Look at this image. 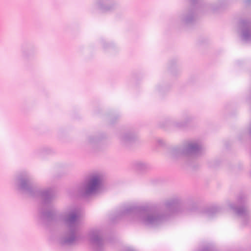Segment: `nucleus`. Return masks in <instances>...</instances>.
<instances>
[{
  "mask_svg": "<svg viewBox=\"0 0 251 251\" xmlns=\"http://www.w3.org/2000/svg\"><path fill=\"white\" fill-rule=\"evenodd\" d=\"M179 200L174 198L165 201L160 209L147 206L128 205L117 212L114 220L126 219L149 227H156L165 221L171 214L177 211Z\"/></svg>",
  "mask_w": 251,
  "mask_h": 251,
  "instance_id": "1",
  "label": "nucleus"
},
{
  "mask_svg": "<svg viewBox=\"0 0 251 251\" xmlns=\"http://www.w3.org/2000/svg\"><path fill=\"white\" fill-rule=\"evenodd\" d=\"M67 227L65 234L59 239L62 245H71L78 240V234L80 226L79 214L76 208H69L60 215Z\"/></svg>",
  "mask_w": 251,
  "mask_h": 251,
  "instance_id": "2",
  "label": "nucleus"
},
{
  "mask_svg": "<svg viewBox=\"0 0 251 251\" xmlns=\"http://www.w3.org/2000/svg\"><path fill=\"white\" fill-rule=\"evenodd\" d=\"M18 181L19 189L29 196L40 197L46 202L51 201L54 197L55 193L53 188L38 189L31 185L27 176L19 177Z\"/></svg>",
  "mask_w": 251,
  "mask_h": 251,
  "instance_id": "3",
  "label": "nucleus"
},
{
  "mask_svg": "<svg viewBox=\"0 0 251 251\" xmlns=\"http://www.w3.org/2000/svg\"><path fill=\"white\" fill-rule=\"evenodd\" d=\"M103 176L100 173L90 175L78 189L79 194L82 197H87L97 193L100 189Z\"/></svg>",
  "mask_w": 251,
  "mask_h": 251,
  "instance_id": "4",
  "label": "nucleus"
},
{
  "mask_svg": "<svg viewBox=\"0 0 251 251\" xmlns=\"http://www.w3.org/2000/svg\"><path fill=\"white\" fill-rule=\"evenodd\" d=\"M202 149L201 141L200 139H193L187 141L182 147L173 149L171 151V155L174 157L181 154L197 156L201 153Z\"/></svg>",
  "mask_w": 251,
  "mask_h": 251,
  "instance_id": "5",
  "label": "nucleus"
},
{
  "mask_svg": "<svg viewBox=\"0 0 251 251\" xmlns=\"http://www.w3.org/2000/svg\"><path fill=\"white\" fill-rule=\"evenodd\" d=\"M245 201V197L244 196H240L235 202L229 201L227 204L228 208L241 218L244 224H245L246 221H249L251 217L250 211L247 208L241 207V205Z\"/></svg>",
  "mask_w": 251,
  "mask_h": 251,
  "instance_id": "6",
  "label": "nucleus"
},
{
  "mask_svg": "<svg viewBox=\"0 0 251 251\" xmlns=\"http://www.w3.org/2000/svg\"><path fill=\"white\" fill-rule=\"evenodd\" d=\"M118 5V0H95L93 8L96 11L106 13L115 11Z\"/></svg>",
  "mask_w": 251,
  "mask_h": 251,
  "instance_id": "7",
  "label": "nucleus"
},
{
  "mask_svg": "<svg viewBox=\"0 0 251 251\" xmlns=\"http://www.w3.org/2000/svg\"><path fill=\"white\" fill-rule=\"evenodd\" d=\"M237 30L242 39L246 42L251 41V22L246 18L240 19L237 24Z\"/></svg>",
  "mask_w": 251,
  "mask_h": 251,
  "instance_id": "8",
  "label": "nucleus"
},
{
  "mask_svg": "<svg viewBox=\"0 0 251 251\" xmlns=\"http://www.w3.org/2000/svg\"><path fill=\"white\" fill-rule=\"evenodd\" d=\"M90 242L94 245L100 247L104 243L102 237L101 230L100 228H93L91 229L88 234Z\"/></svg>",
  "mask_w": 251,
  "mask_h": 251,
  "instance_id": "9",
  "label": "nucleus"
},
{
  "mask_svg": "<svg viewBox=\"0 0 251 251\" xmlns=\"http://www.w3.org/2000/svg\"><path fill=\"white\" fill-rule=\"evenodd\" d=\"M227 3V0H219L215 3L206 5L204 9L213 13L219 12L225 8V6Z\"/></svg>",
  "mask_w": 251,
  "mask_h": 251,
  "instance_id": "10",
  "label": "nucleus"
},
{
  "mask_svg": "<svg viewBox=\"0 0 251 251\" xmlns=\"http://www.w3.org/2000/svg\"><path fill=\"white\" fill-rule=\"evenodd\" d=\"M137 138V134L134 132L130 131L122 133L120 135V140L123 144L128 145L135 141Z\"/></svg>",
  "mask_w": 251,
  "mask_h": 251,
  "instance_id": "11",
  "label": "nucleus"
},
{
  "mask_svg": "<svg viewBox=\"0 0 251 251\" xmlns=\"http://www.w3.org/2000/svg\"><path fill=\"white\" fill-rule=\"evenodd\" d=\"M55 212V210L52 208H49L46 210L42 209L40 211L41 216L47 219H52Z\"/></svg>",
  "mask_w": 251,
  "mask_h": 251,
  "instance_id": "12",
  "label": "nucleus"
},
{
  "mask_svg": "<svg viewBox=\"0 0 251 251\" xmlns=\"http://www.w3.org/2000/svg\"><path fill=\"white\" fill-rule=\"evenodd\" d=\"M100 139L97 135H91L89 136L86 140V144L91 146H95L97 145L100 142Z\"/></svg>",
  "mask_w": 251,
  "mask_h": 251,
  "instance_id": "13",
  "label": "nucleus"
},
{
  "mask_svg": "<svg viewBox=\"0 0 251 251\" xmlns=\"http://www.w3.org/2000/svg\"><path fill=\"white\" fill-rule=\"evenodd\" d=\"M134 167L137 170H143L146 168V164L142 161H136L134 163Z\"/></svg>",
  "mask_w": 251,
  "mask_h": 251,
  "instance_id": "14",
  "label": "nucleus"
},
{
  "mask_svg": "<svg viewBox=\"0 0 251 251\" xmlns=\"http://www.w3.org/2000/svg\"><path fill=\"white\" fill-rule=\"evenodd\" d=\"M220 211L219 208H213L206 211V215L209 217H212L214 215Z\"/></svg>",
  "mask_w": 251,
  "mask_h": 251,
  "instance_id": "15",
  "label": "nucleus"
},
{
  "mask_svg": "<svg viewBox=\"0 0 251 251\" xmlns=\"http://www.w3.org/2000/svg\"><path fill=\"white\" fill-rule=\"evenodd\" d=\"M196 17H184L183 21L186 25H190L194 23L196 20Z\"/></svg>",
  "mask_w": 251,
  "mask_h": 251,
  "instance_id": "16",
  "label": "nucleus"
},
{
  "mask_svg": "<svg viewBox=\"0 0 251 251\" xmlns=\"http://www.w3.org/2000/svg\"><path fill=\"white\" fill-rule=\"evenodd\" d=\"M173 124L174 126L178 128L183 127L185 125V123L182 121L175 122Z\"/></svg>",
  "mask_w": 251,
  "mask_h": 251,
  "instance_id": "17",
  "label": "nucleus"
},
{
  "mask_svg": "<svg viewBox=\"0 0 251 251\" xmlns=\"http://www.w3.org/2000/svg\"><path fill=\"white\" fill-rule=\"evenodd\" d=\"M107 44H108V43H106V42H105V41H102V47L104 49H106L107 48Z\"/></svg>",
  "mask_w": 251,
  "mask_h": 251,
  "instance_id": "18",
  "label": "nucleus"
},
{
  "mask_svg": "<svg viewBox=\"0 0 251 251\" xmlns=\"http://www.w3.org/2000/svg\"><path fill=\"white\" fill-rule=\"evenodd\" d=\"M125 251H136L135 250H134L133 248H129L127 249H126Z\"/></svg>",
  "mask_w": 251,
  "mask_h": 251,
  "instance_id": "19",
  "label": "nucleus"
},
{
  "mask_svg": "<svg viewBox=\"0 0 251 251\" xmlns=\"http://www.w3.org/2000/svg\"><path fill=\"white\" fill-rule=\"evenodd\" d=\"M157 142H158V144H159V145H163L164 142H163V141L162 140H158L157 141Z\"/></svg>",
  "mask_w": 251,
  "mask_h": 251,
  "instance_id": "20",
  "label": "nucleus"
},
{
  "mask_svg": "<svg viewBox=\"0 0 251 251\" xmlns=\"http://www.w3.org/2000/svg\"><path fill=\"white\" fill-rule=\"evenodd\" d=\"M245 2L246 4H250V3H251V0H245Z\"/></svg>",
  "mask_w": 251,
  "mask_h": 251,
  "instance_id": "21",
  "label": "nucleus"
},
{
  "mask_svg": "<svg viewBox=\"0 0 251 251\" xmlns=\"http://www.w3.org/2000/svg\"><path fill=\"white\" fill-rule=\"evenodd\" d=\"M190 0L192 2V3H195L198 1V0Z\"/></svg>",
  "mask_w": 251,
  "mask_h": 251,
  "instance_id": "22",
  "label": "nucleus"
}]
</instances>
